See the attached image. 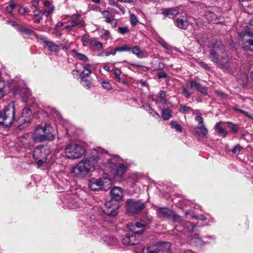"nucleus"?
<instances>
[{
    "label": "nucleus",
    "mask_w": 253,
    "mask_h": 253,
    "mask_svg": "<svg viewBox=\"0 0 253 253\" xmlns=\"http://www.w3.org/2000/svg\"><path fill=\"white\" fill-rule=\"evenodd\" d=\"M189 24L186 18H179L176 21V25L177 27L181 29H186Z\"/></svg>",
    "instance_id": "22"
},
{
    "label": "nucleus",
    "mask_w": 253,
    "mask_h": 253,
    "mask_svg": "<svg viewBox=\"0 0 253 253\" xmlns=\"http://www.w3.org/2000/svg\"><path fill=\"white\" fill-rule=\"evenodd\" d=\"M240 146L238 144L233 148L232 152L234 154H239L240 151Z\"/></svg>",
    "instance_id": "55"
},
{
    "label": "nucleus",
    "mask_w": 253,
    "mask_h": 253,
    "mask_svg": "<svg viewBox=\"0 0 253 253\" xmlns=\"http://www.w3.org/2000/svg\"><path fill=\"white\" fill-rule=\"evenodd\" d=\"M227 125L231 128L233 132L236 133L238 130V126L237 124H234L231 122H227Z\"/></svg>",
    "instance_id": "34"
},
{
    "label": "nucleus",
    "mask_w": 253,
    "mask_h": 253,
    "mask_svg": "<svg viewBox=\"0 0 253 253\" xmlns=\"http://www.w3.org/2000/svg\"><path fill=\"white\" fill-rule=\"evenodd\" d=\"M104 18L105 19V21L107 23H110L113 28L116 27L117 21L114 18L111 12L108 10L100 11Z\"/></svg>",
    "instance_id": "16"
},
{
    "label": "nucleus",
    "mask_w": 253,
    "mask_h": 253,
    "mask_svg": "<svg viewBox=\"0 0 253 253\" xmlns=\"http://www.w3.org/2000/svg\"><path fill=\"white\" fill-rule=\"evenodd\" d=\"M108 1L110 5L116 6L117 7H119V4L116 1H115L114 0H108Z\"/></svg>",
    "instance_id": "60"
},
{
    "label": "nucleus",
    "mask_w": 253,
    "mask_h": 253,
    "mask_svg": "<svg viewBox=\"0 0 253 253\" xmlns=\"http://www.w3.org/2000/svg\"><path fill=\"white\" fill-rule=\"evenodd\" d=\"M71 24H72V26L74 27L75 26H78V27L79 28H81L82 27L84 26V22H77L75 20H73L72 22H71Z\"/></svg>",
    "instance_id": "46"
},
{
    "label": "nucleus",
    "mask_w": 253,
    "mask_h": 253,
    "mask_svg": "<svg viewBox=\"0 0 253 253\" xmlns=\"http://www.w3.org/2000/svg\"><path fill=\"white\" fill-rule=\"evenodd\" d=\"M193 132L195 135L203 137L207 134L208 130L204 124L194 127Z\"/></svg>",
    "instance_id": "18"
},
{
    "label": "nucleus",
    "mask_w": 253,
    "mask_h": 253,
    "mask_svg": "<svg viewBox=\"0 0 253 253\" xmlns=\"http://www.w3.org/2000/svg\"><path fill=\"white\" fill-rule=\"evenodd\" d=\"M184 228L189 232H192L194 230L195 225L191 222H186L184 223Z\"/></svg>",
    "instance_id": "32"
},
{
    "label": "nucleus",
    "mask_w": 253,
    "mask_h": 253,
    "mask_svg": "<svg viewBox=\"0 0 253 253\" xmlns=\"http://www.w3.org/2000/svg\"><path fill=\"white\" fill-rule=\"evenodd\" d=\"M240 113L244 114L245 116H247L249 118H252V116L250 114H249V113L248 112L241 110V111H240Z\"/></svg>",
    "instance_id": "61"
},
{
    "label": "nucleus",
    "mask_w": 253,
    "mask_h": 253,
    "mask_svg": "<svg viewBox=\"0 0 253 253\" xmlns=\"http://www.w3.org/2000/svg\"><path fill=\"white\" fill-rule=\"evenodd\" d=\"M208 51V58L221 69H227L230 67V59L226 49L221 42L214 41Z\"/></svg>",
    "instance_id": "1"
},
{
    "label": "nucleus",
    "mask_w": 253,
    "mask_h": 253,
    "mask_svg": "<svg viewBox=\"0 0 253 253\" xmlns=\"http://www.w3.org/2000/svg\"><path fill=\"white\" fill-rule=\"evenodd\" d=\"M51 126L45 124L44 127L40 125L36 126L33 134V140L35 142H43L46 141H52L54 136L51 133Z\"/></svg>",
    "instance_id": "3"
},
{
    "label": "nucleus",
    "mask_w": 253,
    "mask_h": 253,
    "mask_svg": "<svg viewBox=\"0 0 253 253\" xmlns=\"http://www.w3.org/2000/svg\"><path fill=\"white\" fill-rule=\"evenodd\" d=\"M42 40L49 51L52 52H56L58 51L59 48V45L51 41H48L44 39H42Z\"/></svg>",
    "instance_id": "19"
},
{
    "label": "nucleus",
    "mask_w": 253,
    "mask_h": 253,
    "mask_svg": "<svg viewBox=\"0 0 253 253\" xmlns=\"http://www.w3.org/2000/svg\"><path fill=\"white\" fill-rule=\"evenodd\" d=\"M170 219H172L174 222L180 223L182 221L181 217L173 211L172 212V215Z\"/></svg>",
    "instance_id": "38"
},
{
    "label": "nucleus",
    "mask_w": 253,
    "mask_h": 253,
    "mask_svg": "<svg viewBox=\"0 0 253 253\" xmlns=\"http://www.w3.org/2000/svg\"><path fill=\"white\" fill-rule=\"evenodd\" d=\"M36 161L37 165L39 167H41L42 166L43 164L44 163H51L52 162V161H51L50 159H34Z\"/></svg>",
    "instance_id": "31"
},
{
    "label": "nucleus",
    "mask_w": 253,
    "mask_h": 253,
    "mask_svg": "<svg viewBox=\"0 0 253 253\" xmlns=\"http://www.w3.org/2000/svg\"><path fill=\"white\" fill-rule=\"evenodd\" d=\"M130 22L133 26H135L138 22L137 19L134 14H130Z\"/></svg>",
    "instance_id": "47"
},
{
    "label": "nucleus",
    "mask_w": 253,
    "mask_h": 253,
    "mask_svg": "<svg viewBox=\"0 0 253 253\" xmlns=\"http://www.w3.org/2000/svg\"><path fill=\"white\" fill-rule=\"evenodd\" d=\"M158 77L159 79H164L167 78V74L165 72H160L158 73Z\"/></svg>",
    "instance_id": "56"
},
{
    "label": "nucleus",
    "mask_w": 253,
    "mask_h": 253,
    "mask_svg": "<svg viewBox=\"0 0 253 253\" xmlns=\"http://www.w3.org/2000/svg\"><path fill=\"white\" fill-rule=\"evenodd\" d=\"M92 65L89 64H86L83 67V70L80 74V77H88L91 73V68Z\"/></svg>",
    "instance_id": "23"
},
{
    "label": "nucleus",
    "mask_w": 253,
    "mask_h": 253,
    "mask_svg": "<svg viewBox=\"0 0 253 253\" xmlns=\"http://www.w3.org/2000/svg\"><path fill=\"white\" fill-rule=\"evenodd\" d=\"M138 237V236L135 234L133 235H129V238L130 239V245H134L135 244H138V241H137L136 238Z\"/></svg>",
    "instance_id": "43"
},
{
    "label": "nucleus",
    "mask_w": 253,
    "mask_h": 253,
    "mask_svg": "<svg viewBox=\"0 0 253 253\" xmlns=\"http://www.w3.org/2000/svg\"><path fill=\"white\" fill-rule=\"evenodd\" d=\"M130 51L133 54H135L137 57L139 58H142L145 56L144 52L142 51L140 47L138 46H135L133 48H131Z\"/></svg>",
    "instance_id": "25"
},
{
    "label": "nucleus",
    "mask_w": 253,
    "mask_h": 253,
    "mask_svg": "<svg viewBox=\"0 0 253 253\" xmlns=\"http://www.w3.org/2000/svg\"><path fill=\"white\" fill-rule=\"evenodd\" d=\"M198 64L201 67L205 70H209L210 69V68L208 65L203 61L198 62Z\"/></svg>",
    "instance_id": "52"
},
{
    "label": "nucleus",
    "mask_w": 253,
    "mask_h": 253,
    "mask_svg": "<svg viewBox=\"0 0 253 253\" xmlns=\"http://www.w3.org/2000/svg\"><path fill=\"white\" fill-rule=\"evenodd\" d=\"M113 203H111L110 202H107L105 204V207L107 208V209L104 210V213L110 216H115L118 214V209L119 208L118 205H116L114 207L112 208V206Z\"/></svg>",
    "instance_id": "14"
},
{
    "label": "nucleus",
    "mask_w": 253,
    "mask_h": 253,
    "mask_svg": "<svg viewBox=\"0 0 253 253\" xmlns=\"http://www.w3.org/2000/svg\"><path fill=\"white\" fill-rule=\"evenodd\" d=\"M190 86L195 87L198 91L202 93L206 94L207 93V89L206 87L203 86L199 83L191 80L190 82Z\"/></svg>",
    "instance_id": "21"
},
{
    "label": "nucleus",
    "mask_w": 253,
    "mask_h": 253,
    "mask_svg": "<svg viewBox=\"0 0 253 253\" xmlns=\"http://www.w3.org/2000/svg\"><path fill=\"white\" fill-rule=\"evenodd\" d=\"M121 73V71L118 69H115L114 72V74L115 76V79L118 82H121V79L120 77Z\"/></svg>",
    "instance_id": "39"
},
{
    "label": "nucleus",
    "mask_w": 253,
    "mask_h": 253,
    "mask_svg": "<svg viewBox=\"0 0 253 253\" xmlns=\"http://www.w3.org/2000/svg\"><path fill=\"white\" fill-rule=\"evenodd\" d=\"M76 56L79 59L84 62L87 61L88 60V58L85 55L80 53L76 52Z\"/></svg>",
    "instance_id": "40"
},
{
    "label": "nucleus",
    "mask_w": 253,
    "mask_h": 253,
    "mask_svg": "<svg viewBox=\"0 0 253 253\" xmlns=\"http://www.w3.org/2000/svg\"><path fill=\"white\" fill-rule=\"evenodd\" d=\"M165 65L162 62H159L158 65L157 69L162 70L165 68Z\"/></svg>",
    "instance_id": "62"
},
{
    "label": "nucleus",
    "mask_w": 253,
    "mask_h": 253,
    "mask_svg": "<svg viewBox=\"0 0 253 253\" xmlns=\"http://www.w3.org/2000/svg\"><path fill=\"white\" fill-rule=\"evenodd\" d=\"M119 31L122 34H125L127 32H128L129 30L127 27H119L118 28Z\"/></svg>",
    "instance_id": "53"
},
{
    "label": "nucleus",
    "mask_w": 253,
    "mask_h": 253,
    "mask_svg": "<svg viewBox=\"0 0 253 253\" xmlns=\"http://www.w3.org/2000/svg\"><path fill=\"white\" fill-rule=\"evenodd\" d=\"M239 35L241 38H243L246 36L252 37L253 36V33L251 32L250 28H247L244 30L240 32Z\"/></svg>",
    "instance_id": "29"
},
{
    "label": "nucleus",
    "mask_w": 253,
    "mask_h": 253,
    "mask_svg": "<svg viewBox=\"0 0 253 253\" xmlns=\"http://www.w3.org/2000/svg\"><path fill=\"white\" fill-rule=\"evenodd\" d=\"M105 154L107 155V158L104 154L101 152H97V157L100 159L99 160V164H103L106 165L111 170H113L114 169H116L117 167L122 162V159L118 156H110L107 154V152L104 151Z\"/></svg>",
    "instance_id": "5"
},
{
    "label": "nucleus",
    "mask_w": 253,
    "mask_h": 253,
    "mask_svg": "<svg viewBox=\"0 0 253 253\" xmlns=\"http://www.w3.org/2000/svg\"><path fill=\"white\" fill-rule=\"evenodd\" d=\"M20 140L24 147L27 149H30L32 145L33 140V134L32 133H28L22 136Z\"/></svg>",
    "instance_id": "13"
},
{
    "label": "nucleus",
    "mask_w": 253,
    "mask_h": 253,
    "mask_svg": "<svg viewBox=\"0 0 253 253\" xmlns=\"http://www.w3.org/2000/svg\"><path fill=\"white\" fill-rule=\"evenodd\" d=\"M91 180H92L93 181V182L96 184L98 185V186L100 187V188L102 189V186L104 183L103 180L102 179H101V178H99V179L93 178V179H91Z\"/></svg>",
    "instance_id": "42"
},
{
    "label": "nucleus",
    "mask_w": 253,
    "mask_h": 253,
    "mask_svg": "<svg viewBox=\"0 0 253 253\" xmlns=\"http://www.w3.org/2000/svg\"><path fill=\"white\" fill-rule=\"evenodd\" d=\"M117 52V50H116V48L112 49H110V51H107L106 52H104L105 56H109L111 55H115L116 53Z\"/></svg>",
    "instance_id": "51"
},
{
    "label": "nucleus",
    "mask_w": 253,
    "mask_h": 253,
    "mask_svg": "<svg viewBox=\"0 0 253 253\" xmlns=\"http://www.w3.org/2000/svg\"><path fill=\"white\" fill-rule=\"evenodd\" d=\"M131 49V47L130 45L127 44H125L122 46H118L116 48V50L119 52H124V51H130Z\"/></svg>",
    "instance_id": "30"
},
{
    "label": "nucleus",
    "mask_w": 253,
    "mask_h": 253,
    "mask_svg": "<svg viewBox=\"0 0 253 253\" xmlns=\"http://www.w3.org/2000/svg\"><path fill=\"white\" fill-rule=\"evenodd\" d=\"M158 95L160 98L162 99H164L166 96V92L164 91H160L159 92Z\"/></svg>",
    "instance_id": "59"
},
{
    "label": "nucleus",
    "mask_w": 253,
    "mask_h": 253,
    "mask_svg": "<svg viewBox=\"0 0 253 253\" xmlns=\"http://www.w3.org/2000/svg\"><path fill=\"white\" fill-rule=\"evenodd\" d=\"M111 203H113L114 201L118 202L122 200L123 198V191L122 189L119 187H115L111 191Z\"/></svg>",
    "instance_id": "12"
},
{
    "label": "nucleus",
    "mask_w": 253,
    "mask_h": 253,
    "mask_svg": "<svg viewBox=\"0 0 253 253\" xmlns=\"http://www.w3.org/2000/svg\"><path fill=\"white\" fill-rule=\"evenodd\" d=\"M164 246L169 249V243H164L159 245H154L143 248V253H163Z\"/></svg>",
    "instance_id": "9"
},
{
    "label": "nucleus",
    "mask_w": 253,
    "mask_h": 253,
    "mask_svg": "<svg viewBox=\"0 0 253 253\" xmlns=\"http://www.w3.org/2000/svg\"><path fill=\"white\" fill-rule=\"evenodd\" d=\"M144 207V203L140 200L128 199L126 202V211L131 215L139 213Z\"/></svg>",
    "instance_id": "7"
},
{
    "label": "nucleus",
    "mask_w": 253,
    "mask_h": 253,
    "mask_svg": "<svg viewBox=\"0 0 253 253\" xmlns=\"http://www.w3.org/2000/svg\"><path fill=\"white\" fill-rule=\"evenodd\" d=\"M196 219H199L201 220H203V221H205L207 219V217H206L203 215H200L199 216H197Z\"/></svg>",
    "instance_id": "64"
},
{
    "label": "nucleus",
    "mask_w": 253,
    "mask_h": 253,
    "mask_svg": "<svg viewBox=\"0 0 253 253\" xmlns=\"http://www.w3.org/2000/svg\"><path fill=\"white\" fill-rule=\"evenodd\" d=\"M15 113L14 103L12 102L0 112V126L4 127L11 126L15 120Z\"/></svg>",
    "instance_id": "4"
},
{
    "label": "nucleus",
    "mask_w": 253,
    "mask_h": 253,
    "mask_svg": "<svg viewBox=\"0 0 253 253\" xmlns=\"http://www.w3.org/2000/svg\"><path fill=\"white\" fill-rule=\"evenodd\" d=\"M7 85L5 82L0 80V98H2L6 94Z\"/></svg>",
    "instance_id": "27"
},
{
    "label": "nucleus",
    "mask_w": 253,
    "mask_h": 253,
    "mask_svg": "<svg viewBox=\"0 0 253 253\" xmlns=\"http://www.w3.org/2000/svg\"><path fill=\"white\" fill-rule=\"evenodd\" d=\"M31 114V111L29 108H25L22 110L21 115L18 120V122L21 124L18 126L19 129H21L24 127L22 126V125L30 123Z\"/></svg>",
    "instance_id": "11"
},
{
    "label": "nucleus",
    "mask_w": 253,
    "mask_h": 253,
    "mask_svg": "<svg viewBox=\"0 0 253 253\" xmlns=\"http://www.w3.org/2000/svg\"><path fill=\"white\" fill-rule=\"evenodd\" d=\"M143 107L148 112L152 110V108L150 107V106L148 104H145L143 105Z\"/></svg>",
    "instance_id": "63"
},
{
    "label": "nucleus",
    "mask_w": 253,
    "mask_h": 253,
    "mask_svg": "<svg viewBox=\"0 0 253 253\" xmlns=\"http://www.w3.org/2000/svg\"><path fill=\"white\" fill-rule=\"evenodd\" d=\"M102 84L103 87L106 89L110 90L112 88V86H111V84L108 82H106V81L102 82Z\"/></svg>",
    "instance_id": "49"
},
{
    "label": "nucleus",
    "mask_w": 253,
    "mask_h": 253,
    "mask_svg": "<svg viewBox=\"0 0 253 253\" xmlns=\"http://www.w3.org/2000/svg\"><path fill=\"white\" fill-rule=\"evenodd\" d=\"M170 126L171 128H174L176 129V131L178 132H181L182 131V127L180 125L178 124L175 121H171L170 123Z\"/></svg>",
    "instance_id": "33"
},
{
    "label": "nucleus",
    "mask_w": 253,
    "mask_h": 253,
    "mask_svg": "<svg viewBox=\"0 0 253 253\" xmlns=\"http://www.w3.org/2000/svg\"><path fill=\"white\" fill-rule=\"evenodd\" d=\"M195 120L198 123L199 126L204 125V119L200 115L196 116Z\"/></svg>",
    "instance_id": "50"
},
{
    "label": "nucleus",
    "mask_w": 253,
    "mask_h": 253,
    "mask_svg": "<svg viewBox=\"0 0 253 253\" xmlns=\"http://www.w3.org/2000/svg\"><path fill=\"white\" fill-rule=\"evenodd\" d=\"M18 30L20 32L23 33L27 35H32L34 33L33 31H32L29 29L25 28L23 27H19Z\"/></svg>",
    "instance_id": "37"
},
{
    "label": "nucleus",
    "mask_w": 253,
    "mask_h": 253,
    "mask_svg": "<svg viewBox=\"0 0 253 253\" xmlns=\"http://www.w3.org/2000/svg\"><path fill=\"white\" fill-rule=\"evenodd\" d=\"M89 37V35L86 34H84L82 37V41L84 46H86L87 45L88 42Z\"/></svg>",
    "instance_id": "45"
},
{
    "label": "nucleus",
    "mask_w": 253,
    "mask_h": 253,
    "mask_svg": "<svg viewBox=\"0 0 253 253\" xmlns=\"http://www.w3.org/2000/svg\"><path fill=\"white\" fill-rule=\"evenodd\" d=\"M214 128L222 137H225L227 136L228 132L222 127L220 122L216 124Z\"/></svg>",
    "instance_id": "24"
},
{
    "label": "nucleus",
    "mask_w": 253,
    "mask_h": 253,
    "mask_svg": "<svg viewBox=\"0 0 253 253\" xmlns=\"http://www.w3.org/2000/svg\"><path fill=\"white\" fill-rule=\"evenodd\" d=\"M29 11V9L25 7V8H21L19 9L18 12L20 14L23 15L25 13Z\"/></svg>",
    "instance_id": "57"
},
{
    "label": "nucleus",
    "mask_w": 253,
    "mask_h": 253,
    "mask_svg": "<svg viewBox=\"0 0 253 253\" xmlns=\"http://www.w3.org/2000/svg\"><path fill=\"white\" fill-rule=\"evenodd\" d=\"M182 93L185 95L186 98H188L192 94V92L188 91L185 87L183 86Z\"/></svg>",
    "instance_id": "48"
},
{
    "label": "nucleus",
    "mask_w": 253,
    "mask_h": 253,
    "mask_svg": "<svg viewBox=\"0 0 253 253\" xmlns=\"http://www.w3.org/2000/svg\"><path fill=\"white\" fill-rule=\"evenodd\" d=\"M179 13L178 7L167 8L163 10L162 14L164 16L172 18Z\"/></svg>",
    "instance_id": "17"
},
{
    "label": "nucleus",
    "mask_w": 253,
    "mask_h": 253,
    "mask_svg": "<svg viewBox=\"0 0 253 253\" xmlns=\"http://www.w3.org/2000/svg\"><path fill=\"white\" fill-rule=\"evenodd\" d=\"M51 150L47 145H39L34 150V159H51Z\"/></svg>",
    "instance_id": "8"
},
{
    "label": "nucleus",
    "mask_w": 253,
    "mask_h": 253,
    "mask_svg": "<svg viewBox=\"0 0 253 253\" xmlns=\"http://www.w3.org/2000/svg\"><path fill=\"white\" fill-rule=\"evenodd\" d=\"M179 111L182 114L189 113L190 111H193V109L185 104H181L179 106Z\"/></svg>",
    "instance_id": "28"
},
{
    "label": "nucleus",
    "mask_w": 253,
    "mask_h": 253,
    "mask_svg": "<svg viewBox=\"0 0 253 253\" xmlns=\"http://www.w3.org/2000/svg\"><path fill=\"white\" fill-rule=\"evenodd\" d=\"M145 223L143 221L135 222L134 223H129L127 225V228L138 237L142 234L144 230Z\"/></svg>",
    "instance_id": "10"
},
{
    "label": "nucleus",
    "mask_w": 253,
    "mask_h": 253,
    "mask_svg": "<svg viewBox=\"0 0 253 253\" xmlns=\"http://www.w3.org/2000/svg\"><path fill=\"white\" fill-rule=\"evenodd\" d=\"M81 78V82L82 84L84 86L87 87H89L90 85V82L85 79V77H80Z\"/></svg>",
    "instance_id": "44"
},
{
    "label": "nucleus",
    "mask_w": 253,
    "mask_h": 253,
    "mask_svg": "<svg viewBox=\"0 0 253 253\" xmlns=\"http://www.w3.org/2000/svg\"><path fill=\"white\" fill-rule=\"evenodd\" d=\"M90 44L93 46H95L97 50H100L103 48V45L102 43L98 41H91L90 42Z\"/></svg>",
    "instance_id": "35"
},
{
    "label": "nucleus",
    "mask_w": 253,
    "mask_h": 253,
    "mask_svg": "<svg viewBox=\"0 0 253 253\" xmlns=\"http://www.w3.org/2000/svg\"><path fill=\"white\" fill-rule=\"evenodd\" d=\"M248 49L251 51H253V39L249 40L248 42Z\"/></svg>",
    "instance_id": "58"
},
{
    "label": "nucleus",
    "mask_w": 253,
    "mask_h": 253,
    "mask_svg": "<svg viewBox=\"0 0 253 253\" xmlns=\"http://www.w3.org/2000/svg\"><path fill=\"white\" fill-rule=\"evenodd\" d=\"M150 114H151L153 117L155 118L156 119H158L160 118V116L159 114L155 111L152 108V110L148 112Z\"/></svg>",
    "instance_id": "54"
},
{
    "label": "nucleus",
    "mask_w": 253,
    "mask_h": 253,
    "mask_svg": "<svg viewBox=\"0 0 253 253\" xmlns=\"http://www.w3.org/2000/svg\"><path fill=\"white\" fill-rule=\"evenodd\" d=\"M172 211L166 207H159L156 210V213L160 217L170 219Z\"/></svg>",
    "instance_id": "15"
},
{
    "label": "nucleus",
    "mask_w": 253,
    "mask_h": 253,
    "mask_svg": "<svg viewBox=\"0 0 253 253\" xmlns=\"http://www.w3.org/2000/svg\"><path fill=\"white\" fill-rule=\"evenodd\" d=\"M88 186L89 188L92 191H97L99 190H101L100 187L98 186V185L95 183L93 182L92 180H90L89 184Z\"/></svg>",
    "instance_id": "36"
},
{
    "label": "nucleus",
    "mask_w": 253,
    "mask_h": 253,
    "mask_svg": "<svg viewBox=\"0 0 253 253\" xmlns=\"http://www.w3.org/2000/svg\"><path fill=\"white\" fill-rule=\"evenodd\" d=\"M122 242L124 245H130V239L129 238V235H126L122 238Z\"/></svg>",
    "instance_id": "41"
},
{
    "label": "nucleus",
    "mask_w": 253,
    "mask_h": 253,
    "mask_svg": "<svg viewBox=\"0 0 253 253\" xmlns=\"http://www.w3.org/2000/svg\"><path fill=\"white\" fill-rule=\"evenodd\" d=\"M93 158L84 159L80 162L73 169V172L78 176L87 174L89 172L93 171L95 168L99 166L100 159L94 156Z\"/></svg>",
    "instance_id": "2"
},
{
    "label": "nucleus",
    "mask_w": 253,
    "mask_h": 253,
    "mask_svg": "<svg viewBox=\"0 0 253 253\" xmlns=\"http://www.w3.org/2000/svg\"><path fill=\"white\" fill-rule=\"evenodd\" d=\"M127 169V167L121 162L116 169H114L112 171L116 176H121L126 171Z\"/></svg>",
    "instance_id": "20"
},
{
    "label": "nucleus",
    "mask_w": 253,
    "mask_h": 253,
    "mask_svg": "<svg viewBox=\"0 0 253 253\" xmlns=\"http://www.w3.org/2000/svg\"><path fill=\"white\" fill-rule=\"evenodd\" d=\"M66 156L70 159H78L84 153V148L77 144H69L65 148Z\"/></svg>",
    "instance_id": "6"
},
{
    "label": "nucleus",
    "mask_w": 253,
    "mask_h": 253,
    "mask_svg": "<svg viewBox=\"0 0 253 253\" xmlns=\"http://www.w3.org/2000/svg\"><path fill=\"white\" fill-rule=\"evenodd\" d=\"M172 117V112L168 108L162 110V117L164 120H168Z\"/></svg>",
    "instance_id": "26"
}]
</instances>
